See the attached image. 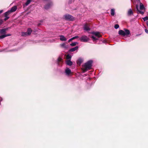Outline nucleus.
<instances>
[{
    "instance_id": "f704fd0d",
    "label": "nucleus",
    "mask_w": 148,
    "mask_h": 148,
    "mask_svg": "<svg viewBox=\"0 0 148 148\" xmlns=\"http://www.w3.org/2000/svg\"><path fill=\"white\" fill-rule=\"evenodd\" d=\"M3 12V10H0V14L1 13H2Z\"/></svg>"
},
{
    "instance_id": "c9c22d12",
    "label": "nucleus",
    "mask_w": 148,
    "mask_h": 148,
    "mask_svg": "<svg viewBox=\"0 0 148 148\" xmlns=\"http://www.w3.org/2000/svg\"><path fill=\"white\" fill-rule=\"evenodd\" d=\"M71 40H73L74 39V37H73V38H71Z\"/></svg>"
},
{
    "instance_id": "f3484780",
    "label": "nucleus",
    "mask_w": 148,
    "mask_h": 148,
    "mask_svg": "<svg viewBox=\"0 0 148 148\" xmlns=\"http://www.w3.org/2000/svg\"><path fill=\"white\" fill-rule=\"evenodd\" d=\"M60 46L62 48H67V47L65 43H64L60 44Z\"/></svg>"
},
{
    "instance_id": "c756f323",
    "label": "nucleus",
    "mask_w": 148,
    "mask_h": 148,
    "mask_svg": "<svg viewBox=\"0 0 148 148\" xmlns=\"http://www.w3.org/2000/svg\"><path fill=\"white\" fill-rule=\"evenodd\" d=\"M62 59L61 58H59L58 59V61L59 62H60L62 61Z\"/></svg>"
},
{
    "instance_id": "f8f14e48",
    "label": "nucleus",
    "mask_w": 148,
    "mask_h": 148,
    "mask_svg": "<svg viewBox=\"0 0 148 148\" xmlns=\"http://www.w3.org/2000/svg\"><path fill=\"white\" fill-rule=\"evenodd\" d=\"M124 30H125V36H127L130 34V32L129 30L126 29H124Z\"/></svg>"
},
{
    "instance_id": "c85d7f7f",
    "label": "nucleus",
    "mask_w": 148,
    "mask_h": 148,
    "mask_svg": "<svg viewBox=\"0 0 148 148\" xmlns=\"http://www.w3.org/2000/svg\"><path fill=\"white\" fill-rule=\"evenodd\" d=\"M143 20L144 21H145L148 20V17L147 16L143 18Z\"/></svg>"
},
{
    "instance_id": "f257e3e1",
    "label": "nucleus",
    "mask_w": 148,
    "mask_h": 148,
    "mask_svg": "<svg viewBox=\"0 0 148 148\" xmlns=\"http://www.w3.org/2000/svg\"><path fill=\"white\" fill-rule=\"evenodd\" d=\"M92 63V60H89L82 66V69L83 72L84 73L91 69Z\"/></svg>"
},
{
    "instance_id": "a211bd4d",
    "label": "nucleus",
    "mask_w": 148,
    "mask_h": 148,
    "mask_svg": "<svg viewBox=\"0 0 148 148\" xmlns=\"http://www.w3.org/2000/svg\"><path fill=\"white\" fill-rule=\"evenodd\" d=\"M32 30L30 28H29L27 29V33L29 35L31 34V32H32Z\"/></svg>"
},
{
    "instance_id": "473e14b6",
    "label": "nucleus",
    "mask_w": 148,
    "mask_h": 148,
    "mask_svg": "<svg viewBox=\"0 0 148 148\" xmlns=\"http://www.w3.org/2000/svg\"><path fill=\"white\" fill-rule=\"evenodd\" d=\"M73 37L74 38V39H76V38H79V37L78 36H75V37Z\"/></svg>"
},
{
    "instance_id": "1a4fd4ad",
    "label": "nucleus",
    "mask_w": 148,
    "mask_h": 148,
    "mask_svg": "<svg viewBox=\"0 0 148 148\" xmlns=\"http://www.w3.org/2000/svg\"><path fill=\"white\" fill-rule=\"evenodd\" d=\"M83 59L81 58L79 59L77 61V64L80 65L83 62Z\"/></svg>"
},
{
    "instance_id": "4468645a",
    "label": "nucleus",
    "mask_w": 148,
    "mask_h": 148,
    "mask_svg": "<svg viewBox=\"0 0 148 148\" xmlns=\"http://www.w3.org/2000/svg\"><path fill=\"white\" fill-rule=\"evenodd\" d=\"M119 35L125 36V32L123 30H120L119 31Z\"/></svg>"
},
{
    "instance_id": "2f4dec72",
    "label": "nucleus",
    "mask_w": 148,
    "mask_h": 148,
    "mask_svg": "<svg viewBox=\"0 0 148 148\" xmlns=\"http://www.w3.org/2000/svg\"><path fill=\"white\" fill-rule=\"evenodd\" d=\"M5 36L7 37V36H11V34H5Z\"/></svg>"
},
{
    "instance_id": "20e7f679",
    "label": "nucleus",
    "mask_w": 148,
    "mask_h": 148,
    "mask_svg": "<svg viewBox=\"0 0 148 148\" xmlns=\"http://www.w3.org/2000/svg\"><path fill=\"white\" fill-rule=\"evenodd\" d=\"M64 17L65 20L68 21H73L74 19L73 16L69 14H66Z\"/></svg>"
},
{
    "instance_id": "412c9836",
    "label": "nucleus",
    "mask_w": 148,
    "mask_h": 148,
    "mask_svg": "<svg viewBox=\"0 0 148 148\" xmlns=\"http://www.w3.org/2000/svg\"><path fill=\"white\" fill-rule=\"evenodd\" d=\"M133 14V12L131 9H130L128 12V14L129 15H130Z\"/></svg>"
},
{
    "instance_id": "393cba45",
    "label": "nucleus",
    "mask_w": 148,
    "mask_h": 148,
    "mask_svg": "<svg viewBox=\"0 0 148 148\" xmlns=\"http://www.w3.org/2000/svg\"><path fill=\"white\" fill-rule=\"evenodd\" d=\"M72 56L69 54H68L66 56V59H70L71 58Z\"/></svg>"
},
{
    "instance_id": "a878e982",
    "label": "nucleus",
    "mask_w": 148,
    "mask_h": 148,
    "mask_svg": "<svg viewBox=\"0 0 148 148\" xmlns=\"http://www.w3.org/2000/svg\"><path fill=\"white\" fill-rule=\"evenodd\" d=\"M6 37L5 34H3L0 36V39H2Z\"/></svg>"
},
{
    "instance_id": "ddd939ff",
    "label": "nucleus",
    "mask_w": 148,
    "mask_h": 148,
    "mask_svg": "<svg viewBox=\"0 0 148 148\" xmlns=\"http://www.w3.org/2000/svg\"><path fill=\"white\" fill-rule=\"evenodd\" d=\"M78 48V47L77 46L69 50V51L71 52H73L77 49Z\"/></svg>"
},
{
    "instance_id": "6e6552de",
    "label": "nucleus",
    "mask_w": 148,
    "mask_h": 148,
    "mask_svg": "<svg viewBox=\"0 0 148 148\" xmlns=\"http://www.w3.org/2000/svg\"><path fill=\"white\" fill-rule=\"evenodd\" d=\"M17 9V7L16 6H15L13 7H12L10 10L8 11L10 13H11L12 12H15L16 10Z\"/></svg>"
},
{
    "instance_id": "4c0bfd02",
    "label": "nucleus",
    "mask_w": 148,
    "mask_h": 148,
    "mask_svg": "<svg viewBox=\"0 0 148 148\" xmlns=\"http://www.w3.org/2000/svg\"><path fill=\"white\" fill-rule=\"evenodd\" d=\"M2 98L0 97V101L2 100Z\"/></svg>"
},
{
    "instance_id": "4be33fe9",
    "label": "nucleus",
    "mask_w": 148,
    "mask_h": 148,
    "mask_svg": "<svg viewBox=\"0 0 148 148\" xmlns=\"http://www.w3.org/2000/svg\"><path fill=\"white\" fill-rule=\"evenodd\" d=\"M21 35L22 36H28V34L27 32H22L21 33Z\"/></svg>"
},
{
    "instance_id": "9d476101",
    "label": "nucleus",
    "mask_w": 148,
    "mask_h": 148,
    "mask_svg": "<svg viewBox=\"0 0 148 148\" xmlns=\"http://www.w3.org/2000/svg\"><path fill=\"white\" fill-rule=\"evenodd\" d=\"M92 34L98 37V38H100L101 36L99 34V32H94L92 33Z\"/></svg>"
},
{
    "instance_id": "dca6fc26",
    "label": "nucleus",
    "mask_w": 148,
    "mask_h": 148,
    "mask_svg": "<svg viewBox=\"0 0 148 148\" xmlns=\"http://www.w3.org/2000/svg\"><path fill=\"white\" fill-rule=\"evenodd\" d=\"M6 29H3L0 30V33L1 34H4L5 33Z\"/></svg>"
},
{
    "instance_id": "f03ea898",
    "label": "nucleus",
    "mask_w": 148,
    "mask_h": 148,
    "mask_svg": "<svg viewBox=\"0 0 148 148\" xmlns=\"http://www.w3.org/2000/svg\"><path fill=\"white\" fill-rule=\"evenodd\" d=\"M136 8L138 12L142 14H143L144 13L145 7L141 3H140V8L139 10L138 8V5H136Z\"/></svg>"
},
{
    "instance_id": "a19ab883",
    "label": "nucleus",
    "mask_w": 148,
    "mask_h": 148,
    "mask_svg": "<svg viewBox=\"0 0 148 148\" xmlns=\"http://www.w3.org/2000/svg\"><path fill=\"white\" fill-rule=\"evenodd\" d=\"M139 34H137V35H136V36H139Z\"/></svg>"
},
{
    "instance_id": "e433bc0d",
    "label": "nucleus",
    "mask_w": 148,
    "mask_h": 148,
    "mask_svg": "<svg viewBox=\"0 0 148 148\" xmlns=\"http://www.w3.org/2000/svg\"><path fill=\"white\" fill-rule=\"evenodd\" d=\"M71 40H71V38H70V39L69 40L68 42H70L71 41Z\"/></svg>"
},
{
    "instance_id": "bb28decb",
    "label": "nucleus",
    "mask_w": 148,
    "mask_h": 148,
    "mask_svg": "<svg viewBox=\"0 0 148 148\" xmlns=\"http://www.w3.org/2000/svg\"><path fill=\"white\" fill-rule=\"evenodd\" d=\"M91 38H92V39L93 40H97L98 39V38H96L94 36H92L91 37Z\"/></svg>"
},
{
    "instance_id": "0eeeda50",
    "label": "nucleus",
    "mask_w": 148,
    "mask_h": 148,
    "mask_svg": "<svg viewBox=\"0 0 148 148\" xmlns=\"http://www.w3.org/2000/svg\"><path fill=\"white\" fill-rule=\"evenodd\" d=\"M65 73L67 75H69L71 73V70L68 68H66L65 70Z\"/></svg>"
},
{
    "instance_id": "7ed1b4c3",
    "label": "nucleus",
    "mask_w": 148,
    "mask_h": 148,
    "mask_svg": "<svg viewBox=\"0 0 148 148\" xmlns=\"http://www.w3.org/2000/svg\"><path fill=\"white\" fill-rule=\"evenodd\" d=\"M79 40L81 42H87L89 40V38L86 35H83L80 38Z\"/></svg>"
},
{
    "instance_id": "39448f33",
    "label": "nucleus",
    "mask_w": 148,
    "mask_h": 148,
    "mask_svg": "<svg viewBox=\"0 0 148 148\" xmlns=\"http://www.w3.org/2000/svg\"><path fill=\"white\" fill-rule=\"evenodd\" d=\"M10 13L8 11L4 13V16L5 17V18L4 19V20L5 21H6L8 20L9 18V17L8 16L10 14Z\"/></svg>"
},
{
    "instance_id": "7c9ffc66",
    "label": "nucleus",
    "mask_w": 148,
    "mask_h": 148,
    "mask_svg": "<svg viewBox=\"0 0 148 148\" xmlns=\"http://www.w3.org/2000/svg\"><path fill=\"white\" fill-rule=\"evenodd\" d=\"M3 22V21L2 19H0V25H1Z\"/></svg>"
},
{
    "instance_id": "72a5a7b5",
    "label": "nucleus",
    "mask_w": 148,
    "mask_h": 148,
    "mask_svg": "<svg viewBox=\"0 0 148 148\" xmlns=\"http://www.w3.org/2000/svg\"><path fill=\"white\" fill-rule=\"evenodd\" d=\"M145 31L146 33L148 34V30L147 29H145Z\"/></svg>"
},
{
    "instance_id": "ea45409f",
    "label": "nucleus",
    "mask_w": 148,
    "mask_h": 148,
    "mask_svg": "<svg viewBox=\"0 0 148 148\" xmlns=\"http://www.w3.org/2000/svg\"><path fill=\"white\" fill-rule=\"evenodd\" d=\"M137 1H139L140 0H136Z\"/></svg>"
},
{
    "instance_id": "423d86ee",
    "label": "nucleus",
    "mask_w": 148,
    "mask_h": 148,
    "mask_svg": "<svg viewBox=\"0 0 148 148\" xmlns=\"http://www.w3.org/2000/svg\"><path fill=\"white\" fill-rule=\"evenodd\" d=\"M84 30L85 31H88L90 30V28L87 24H85L84 25Z\"/></svg>"
},
{
    "instance_id": "b1692460",
    "label": "nucleus",
    "mask_w": 148,
    "mask_h": 148,
    "mask_svg": "<svg viewBox=\"0 0 148 148\" xmlns=\"http://www.w3.org/2000/svg\"><path fill=\"white\" fill-rule=\"evenodd\" d=\"M78 44V43L77 42H75L73 43H71L70 44V45L72 46H75L77 44Z\"/></svg>"
},
{
    "instance_id": "aec40b11",
    "label": "nucleus",
    "mask_w": 148,
    "mask_h": 148,
    "mask_svg": "<svg viewBox=\"0 0 148 148\" xmlns=\"http://www.w3.org/2000/svg\"><path fill=\"white\" fill-rule=\"evenodd\" d=\"M51 5V3L50 2V3L49 4L46 5L45 7V8L46 9H47L49 8Z\"/></svg>"
},
{
    "instance_id": "6ab92c4d",
    "label": "nucleus",
    "mask_w": 148,
    "mask_h": 148,
    "mask_svg": "<svg viewBox=\"0 0 148 148\" xmlns=\"http://www.w3.org/2000/svg\"><path fill=\"white\" fill-rule=\"evenodd\" d=\"M31 1V0H27V2L25 3V5H23V6L24 7L25 5H28L30 3Z\"/></svg>"
},
{
    "instance_id": "2eb2a0df",
    "label": "nucleus",
    "mask_w": 148,
    "mask_h": 148,
    "mask_svg": "<svg viewBox=\"0 0 148 148\" xmlns=\"http://www.w3.org/2000/svg\"><path fill=\"white\" fill-rule=\"evenodd\" d=\"M66 64L68 65L71 66L72 65L73 63L70 60H68L66 61Z\"/></svg>"
},
{
    "instance_id": "58836bf2",
    "label": "nucleus",
    "mask_w": 148,
    "mask_h": 148,
    "mask_svg": "<svg viewBox=\"0 0 148 148\" xmlns=\"http://www.w3.org/2000/svg\"><path fill=\"white\" fill-rule=\"evenodd\" d=\"M147 26L148 27V22H147Z\"/></svg>"
},
{
    "instance_id": "cd10ccee",
    "label": "nucleus",
    "mask_w": 148,
    "mask_h": 148,
    "mask_svg": "<svg viewBox=\"0 0 148 148\" xmlns=\"http://www.w3.org/2000/svg\"><path fill=\"white\" fill-rule=\"evenodd\" d=\"M114 28L115 29H117L119 27V25L118 24H116L114 26Z\"/></svg>"
},
{
    "instance_id": "9b49d317",
    "label": "nucleus",
    "mask_w": 148,
    "mask_h": 148,
    "mask_svg": "<svg viewBox=\"0 0 148 148\" xmlns=\"http://www.w3.org/2000/svg\"><path fill=\"white\" fill-rule=\"evenodd\" d=\"M60 40L63 41H65L66 40V38L63 35H60Z\"/></svg>"
},
{
    "instance_id": "5701e85b",
    "label": "nucleus",
    "mask_w": 148,
    "mask_h": 148,
    "mask_svg": "<svg viewBox=\"0 0 148 148\" xmlns=\"http://www.w3.org/2000/svg\"><path fill=\"white\" fill-rule=\"evenodd\" d=\"M111 14L112 16H114L115 14V10L114 9H111Z\"/></svg>"
}]
</instances>
